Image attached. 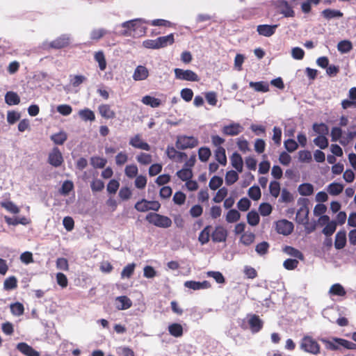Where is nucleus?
Segmentation results:
<instances>
[{
  "instance_id": "nucleus-55",
  "label": "nucleus",
  "mask_w": 356,
  "mask_h": 356,
  "mask_svg": "<svg viewBox=\"0 0 356 356\" xmlns=\"http://www.w3.org/2000/svg\"><path fill=\"white\" fill-rule=\"evenodd\" d=\"M10 310L13 315L21 316L24 313V308L22 303L15 302L14 304L10 305Z\"/></svg>"
},
{
  "instance_id": "nucleus-31",
  "label": "nucleus",
  "mask_w": 356,
  "mask_h": 356,
  "mask_svg": "<svg viewBox=\"0 0 356 356\" xmlns=\"http://www.w3.org/2000/svg\"><path fill=\"white\" fill-rule=\"evenodd\" d=\"M298 191L302 196H309L314 193V186L309 183L302 184L298 186Z\"/></svg>"
},
{
  "instance_id": "nucleus-1",
  "label": "nucleus",
  "mask_w": 356,
  "mask_h": 356,
  "mask_svg": "<svg viewBox=\"0 0 356 356\" xmlns=\"http://www.w3.org/2000/svg\"><path fill=\"white\" fill-rule=\"evenodd\" d=\"M144 23H148V22L140 18L124 22L121 24L124 30L120 34L124 36H129L134 32L139 35H143L146 33V28L143 26Z\"/></svg>"
},
{
  "instance_id": "nucleus-8",
  "label": "nucleus",
  "mask_w": 356,
  "mask_h": 356,
  "mask_svg": "<svg viewBox=\"0 0 356 356\" xmlns=\"http://www.w3.org/2000/svg\"><path fill=\"white\" fill-rule=\"evenodd\" d=\"M275 229L277 233L287 236L293 232V225L287 220H280L276 222Z\"/></svg>"
},
{
  "instance_id": "nucleus-36",
  "label": "nucleus",
  "mask_w": 356,
  "mask_h": 356,
  "mask_svg": "<svg viewBox=\"0 0 356 356\" xmlns=\"http://www.w3.org/2000/svg\"><path fill=\"white\" fill-rule=\"evenodd\" d=\"M254 234L251 232H245L241 234L240 242L244 245L248 246L251 245L254 241Z\"/></svg>"
},
{
  "instance_id": "nucleus-24",
  "label": "nucleus",
  "mask_w": 356,
  "mask_h": 356,
  "mask_svg": "<svg viewBox=\"0 0 356 356\" xmlns=\"http://www.w3.org/2000/svg\"><path fill=\"white\" fill-rule=\"evenodd\" d=\"M5 102L9 106L17 105L20 102V98L16 92L9 91L5 95Z\"/></svg>"
},
{
  "instance_id": "nucleus-4",
  "label": "nucleus",
  "mask_w": 356,
  "mask_h": 356,
  "mask_svg": "<svg viewBox=\"0 0 356 356\" xmlns=\"http://www.w3.org/2000/svg\"><path fill=\"white\" fill-rule=\"evenodd\" d=\"M146 220L150 224L161 228H168L171 227L172 223L169 217L156 213H149L147 214Z\"/></svg>"
},
{
  "instance_id": "nucleus-42",
  "label": "nucleus",
  "mask_w": 356,
  "mask_h": 356,
  "mask_svg": "<svg viewBox=\"0 0 356 356\" xmlns=\"http://www.w3.org/2000/svg\"><path fill=\"white\" fill-rule=\"evenodd\" d=\"M94 57L96 62L98 63L100 70L104 71L106 68V61L103 51L96 52Z\"/></svg>"
},
{
  "instance_id": "nucleus-2",
  "label": "nucleus",
  "mask_w": 356,
  "mask_h": 356,
  "mask_svg": "<svg viewBox=\"0 0 356 356\" xmlns=\"http://www.w3.org/2000/svg\"><path fill=\"white\" fill-rule=\"evenodd\" d=\"M300 348L305 353L316 355L320 353L321 346L313 337L304 336L300 341Z\"/></svg>"
},
{
  "instance_id": "nucleus-34",
  "label": "nucleus",
  "mask_w": 356,
  "mask_h": 356,
  "mask_svg": "<svg viewBox=\"0 0 356 356\" xmlns=\"http://www.w3.org/2000/svg\"><path fill=\"white\" fill-rule=\"evenodd\" d=\"M141 102L145 105L149 106L152 108H157L161 105L160 99L155 98L154 97L149 96V95L144 96L142 98Z\"/></svg>"
},
{
  "instance_id": "nucleus-59",
  "label": "nucleus",
  "mask_w": 356,
  "mask_h": 356,
  "mask_svg": "<svg viewBox=\"0 0 356 356\" xmlns=\"http://www.w3.org/2000/svg\"><path fill=\"white\" fill-rule=\"evenodd\" d=\"M222 184V179L220 177L214 176L209 181V188L211 190L218 189Z\"/></svg>"
},
{
  "instance_id": "nucleus-15",
  "label": "nucleus",
  "mask_w": 356,
  "mask_h": 356,
  "mask_svg": "<svg viewBox=\"0 0 356 356\" xmlns=\"http://www.w3.org/2000/svg\"><path fill=\"white\" fill-rule=\"evenodd\" d=\"M277 25H268V24H261L257 26V31L258 33L262 36L265 37H270L273 35L276 29L277 28Z\"/></svg>"
},
{
  "instance_id": "nucleus-60",
  "label": "nucleus",
  "mask_w": 356,
  "mask_h": 356,
  "mask_svg": "<svg viewBox=\"0 0 356 356\" xmlns=\"http://www.w3.org/2000/svg\"><path fill=\"white\" fill-rule=\"evenodd\" d=\"M314 143L321 149H325L328 146V140L325 136H318L314 140Z\"/></svg>"
},
{
  "instance_id": "nucleus-40",
  "label": "nucleus",
  "mask_w": 356,
  "mask_h": 356,
  "mask_svg": "<svg viewBox=\"0 0 356 356\" xmlns=\"http://www.w3.org/2000/svg\"><path fill=\"white\" fill-rule=\"evenodd\" d=\"M168 331L173 337H179L183 334V327L181 324L172 323L168 326Z\"/></svg>"
},
{
  "instance_id": "nucleus-9",
  "label": "nucleus",
  "mask_w": 356,
  "mask_h": 356,
  "mask_svg": "<svg viewBox=\"0 0 356 356\" xmlns=\"http://www.w3.org/2000/svg\"><path fill=\"white\" fill-rule=\"evenodd\" d=\"M243 131V126L238 122H231L229 124L223 126L222 132L227 136H237Z\"/></svg>"
},
{
  "instance_id": "nucleus-45",
  "label": "nucleus",
  "mask_w": 356,
  "mask_h": 356,
  "mask_svg": "<svg viewBox=\"0 0 356 356\" xmlns=\"http://www.w3.org/2000/svg\"><path fill=\"white\" fill-rule=\"evenodd\" d=\"M284 252L286 254H287L288 255L292 256V257L299 259L300 260H302L304 259V257H303V254H302V252L293 247L286 246L284 248Z\"/></svg>"
},
{
  "instance_id": "nucleus-43",
  "label": "nucleus",
  "mask_w": 356,
  "mask_h": 356,
  "mask_svg": "<svg viewBox=\"0 0 356 356\" xmlns=\"http://www.w3.org/2000/svg\"><path fill=\"white\" fill-rule=\"evenodd\" d=\"M135 268L136 264L134 263L127 264L121 272V278H130L131 275L134 274Z\"/></svg>"
},
{
  "instance_id": "nucleus-7",
  "label": "nucleus",
  "mask_w": 356,
  "mask_h": 356,
  "mask_svg": "<svg viewBox=\"0 0 356 356\" xmlns=\"http://www.w3.org/2000/svg\"><path fill=\"white\" fill-rule=\"evenodd\" d=\"M135 209L140 212H145L149 210L157 211L161 207L158 201H147L143 199L135 204Z\"/></svg>"
},
{
  "instance_id": "nucleus-50",
  "label": "nucleus",
  "mask_w": 356,
  "mask_h": 356,
  "mask_svg": "<svg viewBox=\"0 0 356 356\" xmlns=\"http://www.w3.org/2000/svg\"><path fill=\"white\" fill-rule=\"evenodd\" d=\"M211 151L208 147H202L198 150L199 159L202 162L207 161L211 156Z\"/></svg>"
},
{
  "instance_id": "nucleus-38",
  "label": "nucleus",
  "mask_w": 356,
  "mask_h": 356,
  "mask_svg": "<svg viewBox=\"0 0 356 356\" xmlns=\"http://www.w3.org/2000/svg\"><path fill=\"white\" fill-rule=\"evenodd\" d=\"M215 157L219 163L225 165L227 163V156L225 149L222 147H217L215 152Z\"/></svg>"
},
{
  "instance_id": "nucleus-48",
  "label": "nucleus",
  "mask_w": 356,
  "mask_h": 356,
  "mask_svg": "<svg viewBox=\"0 0 356 356\" xmlns=\"http://www.w3.org/2000/svg\"><path fill=\"white\" fill-rule=\"evenodd\" d=\"M337 339L339 350H341V348H344L348 350L356 349V344L355 343L341 338H337Z\"/></svg>"
},
{
  "instance_id": "nucleus-51",
  "label": "nucleus",
  "mask_w": 356,
  "mask_h": 356,
  "mask_svg": "<svg viewBox=\"0 0 356 356\" xmlns=\"http://www.w3.org/2000/svg\"><path fill=\"white\" fill-rule=\"evenodd\" d=\"M261 190L257 186H253L248 190V195L253 200H259L261 198Z\"/></svg>"
},
{
  "instance_id": "nucleus-25",
  "label": "nucleus",
  "mask_w": 356,
  "mask_h": 356,
  "mask_svg": "<svg viewBox=\"0 0 356 356\" xmlns=\"http://www.w3.org/2000/svg\"><path fill=\"white\" fill-rule=\"evenodd\" d=\"M231 163L233 168L238 172H241L243 170V162L242 157L238 153H234L231 157Z\"/></svg>"
},
{
  "instance_id": "nucleus-22",
  "label": "nucleus",
  "mask_w": 356,
  "mask_h": 356,
  "mask_svg": "<svg viewBox=\"0 0 356 356\" xmlns=\"http://www.w3.org/2000/svg\"><path fill=\"white\" fill-rule=\"evenodd\" d=\"M328 293L330 296H337L343 297L346 296V291L341 284L337 283L330 286Z\"/></svg>"
},
{
  "instance_id": "nucleus-18",
  "label": "nucleus",
  "mask_w": 356,
  "mask_h": 356,
  "mask_svg": "<svg viewBox=\"0 0 356 356\" xmlns=\"http://www.w3.org/2000/svg\"><path fill=\"white\" fill-rule=\"evenodd\" d=\"M101 116L106 119H113L115 118V113L108 104H101L98 107Z\"/></svg>"
},
{
  "instance_id": "nucleus-37",
  "label": "nucleus",
  "mask_w": 356,
  "mask_h": 356,
  "mask_svg": "<svg viewBox=\"0 0 356 356\" xmlns=\"http://www.w3.org/2000/svg\"><path fill=\"white\" fill-rule=\"evenodd\" d=\"M0 204L6 211L13 214H17L20 211L19 208L15 204L9 200L1 202Z\"/></svg>"
},
{
  "instance_id": "nucleus-23",
  "label": "nucleus",
  "mask_w": 356,
  "mask_h": 356,
  "mask_svg": "<svg viewBox=\"0 0 356 356\" xmlns=\"http://www.w3.org/2000/svg\"><path fill=\"white\" fill-rule=\"evenodd\" d=\"M175 42L174 35L172 33L165 36L157 38L158 49L165 47L172 44Z\"/></svg>"
},
{
  "instance_id": "nucleus-5",
  "label": "nucleus",
  "mask_w": 356,
  "mask_h": 356,
  "mask_svg": "<svg viewBox=\"0 0 356 356\" xmlns=\"http://www.w3.org/2000/svg\"><path fill=\"white\" fill-rule=\"evenodd\" d=\"M199 144L198 139L194 136H179L176 142V147L180 149L195 147Z\"/></svg>"
},
{
  "instance_id": "nucleus-39",
  "label": "nucleus",
  "mask_w": 356,
  "mask_h": 356,
  "mask_svg": "<svg viewBox=\"0 0 356 356\" xmlns=\"http://www.w3.org/2000/svg\"><path fill=\"white\" fill-rule=\"evenodd\" d=\"M176 175L181 180L186 181L192 178L193 172L191 169L183 167L180 170L177 172Z\"/></svg>"
},
{
  "instance_id": "nucleus-32",
  "label": "nucleus",
  "mask_w": 356,
  "mask_h": 356,
  "mask_svg": "<svg viewBox=\"0 0 356 356\" xmlns=\"http://www.w3.org/2000/svg\"><path fill=\"white\" fill-rule=\"evenodd\" d=\"M211 226H206L199 234L198 241L202 245L207 243L211 235Z\"/></svg>"
},
{
  "instance_id": "nucleus-57",
  "label": "nucleus",
  "mask_w": 356,
  "mask_h": 356,
  "mask_svg": "<svg viewBox=\"0 0 356 356\" xmlns=\"http://www.w3.org/2000/svg\"><path fill=\"white\" fill-rule=\"evenodd\" d=\"M106 163H107L106 159H105L102 157L95 156V157L91 158V164L95 168H102L105 166Z\"/></svg>"
},
{
  "instance_id": "nucleus-17",
  "label": "nucleus",
  "mask_w": 356,
  "mask_h": 356,
  "mask_svg": "<svg viewBox=\"0 0 356 356\" xmlns=\"http://www.w3.org/2000/svg\"><path fill=\"white\" fill-rule=\"evenodd\" d=\"M132 301L127 296H122L115 298V307L119 310H125L130 308Z\"/></svg>"
},
{
  "instance_id": "nucleus-58",
  "label": "nucleus",
  "mask_w": 356,
  "mask_h": 356,
  "mask_svg": "<svg viewBox=\"0 0 356 356\" xmlns=\"http://www.w3.org/2000/svg\"><path fill=\"white\" fill-rule=\"evenodd\" d=\"M138 172V169L134 164L127 165L124 170L125 175L129 178L136 177Z\"/></svg>"
},
{
  "instance_id": "nucleus-13",
  "label": "nucleus",
  "mask_w": 356,
  "mask_h": 356,
  "mask_svg": "<svg viewBox=\"0 0 356 356\" xmlns=\"http://www.w3.org/2000/svg\"><path fill=\"white\" fill-rule=\"evenodd\" d=\"M166 154L169 159L173 160L175 162L181 163L187 158L186 153L179 152L176 150L173 147H168L166 149Z\"/></svg>"
},
{
  "instance_id": "nucleus-27",
  "label": "nucleus",
  "mask_w": 356,
  "mask_h": 356,
  "mask_svg": "<svg viewBox=\"0 0 356 356\" xmlns=\"http://www.w3.org/2000/svg\"><path fill=\"white\" fill-rule=\"evenodd\" d=\"M249 85L250 88H253L257 92H266L269 91V84L266 81H250Z\"/></svg>"
},
{
  "instance_id": "nucleus-30",
  "label": "nucleus",
  "mask_w": 356,
  "mask_h": 356,
  "mask_svg": "<svg viewBox=\"0 0 356 356\" xmlns=\"http://www.w3.org/2000/svg\"><path fill=\"white\" fill-rule=\"evenodd\" d=\"M346 243V232H339L335 236L334 245L337 249L343 248Z\"/></svg>"
},
{
  "instance_id": "nucleus-53",
  "label": "nucleus",
  "mask_w": 356,
  "mask_h": 356,
  "mask_svg": "<svg viewBox=\"0 0 356 356\" xmlns=\"http://www.w3.org/2000/svg\"><path fill=\"white\" fill-rule=\"evenodd\" d=\"M313 129L316 134H319V136H325L329 131L328 127L323 123L314 124L313 125Z\"/></svg>"
},
{
  "instance_id": "nucleus-56",
  "label": "nucleus",
  "mask_w": 356,
  "mask_h": 356,
  "mask_svg": "<svg viewBox=\"0 0 356 356\" xmlns=\"http://www.w3.org/2000/svg\"><path fill=\"white\" fill-rule=\"evenodd\" d=\"M322 341L324 343L327 349L332 350H339L337 338H332L331 340L322 339Z\"/></svg>"
},
{
  "instance_id": "nucleus-28",
  "label": "nucleus",
  "mask_w": 356,
  "mask_h": 356,
  "mask_svg": "<svg viewBox=\"0 0 356 356\" xmlns=\"http://www.w3.org/2000/svg\"><path fill=\"white\" fill-rule=\"evenodd\" d=\"M17 349L26 356H39V353L25 343L17 345Z\"/></svg>"
},
{
  "instance_id": "nucleus-14",
  "label": "nucleus",
  "mask_w": 356,
  "mask_h": 356,
  "mask_svg": "<svg viewBox=\"0 0 356 356\" xmlns=\"http://www.w3.org/2000/svg\"><path fill=\"white\" fill-rule=\"evenodd\" d=\"M149 76V70L143 65H138L133 73L132 78L136 81H144Z\"/></svg>"
},
{
  "instance_id": "nucleus-26",
  "label": "nucleus",
  "mask_w": 356,
  "mask_h": 356,
  "mask_svg": "<svg viewBox=\"0 0 356 356\" xmlns=\"http://www.w3.org/2000/svg\"><path fill=\"white\" fill-rule=\"evenodd\" d=\"M321 15L326 19L330 20L334 18H340L343 16V13L338 10L325 9L321 12Z\"/></svg>"
},
{
  "instance_id": "nucleus-35",
  "label": "nucleus",
  "mask_w": 356,
  "mask_h": 356,
  "mask_svg": "<svg viewBox=\"0 0 356 356\" xmlns=\"http://www.w3.org/2000/svg\"><path fill=\"white\" fill-rule=\"evenodd\" d=\"M67 138V135L63 131H61L58 133L54 134L51 136V140L56 145H63L66 141Z\"/></svg>"
},
{
  "instance_id": "nucleus-63",
  "label": "nucleus",
  "mask_w": 356,
  "mask_h": 356,
  "mask_svg": "<svg viewBox=\"0 0 356 356\" xmlns=\"http://www.w3.org/2000/svg\"><path fill=\"white\" fill-rule=\"evenodd\" d=\"M337 223L335 221H331L323 229V233L327 236H331L336 230Z\"/></svg>"
},
{
  "instance_id": "nucleus-11",
  "label": "nucleus",
  "mask_w": 356,
  "mask_h": 356,
  "mask_svg": "<svg viewBox=\"0 0 356 356\" xmlns=\"http://www.w3.org/2000/svg\"><path fill=\"white\" fill-rule=\"evenodd\" d=\"M48 161L54 167H59L63 163V155L57 147L53 148L50 152L48 157Z\"/></svg>"
},
{
  "instance_id": "nucleus-21",
  "label": "nucleus",
  "mask_w": 356,
  "mask_h": 356,
  "mask_svg": "<svg viewBox=\"0 0 356 356\" xmlns=\"http://www.w3.org/2000/svg\"><path fill=\"white\" fill-rule=\"evenodd\" d=\"M70 38L63 35L51 42L50 46L55 49H60L66 47L70 43Z\"/></svg>"
},
{
  "instance_id": "nucleus-16",
  "label": "nucleus",
  "mask_w": 356,
  "mask_h": 356,
  "mask_svg": "<svg viewBox=\"0 0 356 356\" xmlns=\"http://www.w3.org/2000/svg\"><path fill=\"white\" fill-rule=\"evenodd\" d=\"M227 236V230L222 226H217L211 234V238L214 242L219 243L225 241Z\"/></svg>"
},
{
  "instance_id": "nucleus-12",
  "label": "nucleus",
  "mask_w": 356,
  "mask_h": 356,
  "mask_svg": "<svg viewBox=\"0 0 356 356\" xmlns=\"http://www.w3.org/2000/svg\"><path fill=\"white\" fill-rule=\"evenodd\" d=\"M248 322L250 325V328L253 333L258 332L263 327L262 321L255 314L248 315Z\"/></svg>"
},
{
  "instance_id": "nucleus-62",
  "label": "nucleus",
  "mask_w": 356,
  "mask_h": 356,
  "mask_svg": "<svg viewBox=\"0 0 356 356\" xmlns=\"http://www.w3.org/2000/svg\"><path fill=\"white\" fill-rule=\"evenodd\" d=\"M227 195V189L225 187H222L218 190L214 197L213 198V201L216 203L221 202L223 199Z\"/></svg>"
},
{
  "instance_id": "nucleus-3",
  "label": "nucleus",
  "mask_w": 356,
  "mask_h": 356,
  "mask_svg": "<svg viewBox=\"0 0 356 356\" xmlns=\"http://www.w3.org/2000/svg\"><path fill=\"white\" fill-rule=\"evenodd\" d=\"M295 0L288 1L286 0H275L274 6L277 12L284 17H294L296 13L293 3Z\"/></svg>"
},
{
  "instance_id": "nucleus-64",
  "label": "nucleus",
  "mask_w": 356,
  "mask_h": 356,
  "mask_svg": "<svg viewBox=\"0 0 356 356\" xmlns=\"http://www.w3.org/2000/svg\"><path fill=\"white\" fill-rule=\"evenodd\" d=\"M57 111L64 116H67L72 113V108L68 104H60L57 106Z\"/></svg>"
},
{
  "instance_id": "nucleus-19",
  "label": "nucleus",
  "mask_w": 356,
  "mask_h": 356,
  "mask_svg": "<svg viewBox=\"0 0 356 356\" xmlns=\"http://www.w3.org/2000/svg\"><path fill=\"white\" fill-rule=\"evenodd\" d=\"M309 209L306 206H302L298 211L296 219L298 223L306 225L308 223Z\"/></svg>"
},
{
  "instance_id": "nucleus-33",
  "label": "nucleus",
  "mask_w": 356,
  "mask_h": 356,
  "mask_svg": "<svg viewBox=\"0 0 356 356\" xmlns=\"http://www.w3.org/2000/svg\"><path fill=\"white\" fill-rule=\"evenodd\" d=\"M353 49V44L350 40H343L340 41L337 44V49L341 54L350 52Z\"/></svg>"
},
{
  "instance_id": "nucleus-46",
  "label": "nucleus",
  "mask_w": 356,
  "mask_h": 356,
  "mask_svg": "<svg viewBox=\"0 0 356 356\" xmlns=\"http://www.w3.org/2000/svg\"><path fill=\"white\" fill-rule=\"evenodd\" d=\"M17 286V280L15 276L6 278L3 282V288L6 290H12Z\"/></svg>"
},
{
  "instance_id": "nucleus-54",
  "label": "nucleus",
  "mask_w": 356,
  "mask_h": 356,
  "mask_svg": "<svg viewBox=\"0 0 356 356\" xmlns=\"http://www.w3.org/2000/svg\"><path fill=\"white\" fill-rule=\"evenodd\" d=\"M269 191L272 196L277 197L280 193V185L277 181H273L270 183Z\"/></svg>"
},
{
  "instance_id": "nucleus-20",
  "label": "nucleus",
  "mask_w": 356,
  "mask_h": 356,
  "mask_svg": "<svg viewBox=\"0 0 356 356\" xmlns=\"http://www.w3.org/2000/svg\"><path fill=\"white\" fill-rule=\"evenodd\" d=\"M184 286L186 288L191 289L195 291L209 289L211 287V284L208 281H203L202 282L195 281H186L184 283Z\"/></svg>"
},
{
  "instance_id": "nucleus-49",
  "label": "nucleus",
  "mask_w": 356,
  "mask_h": 356,
  "mask_svg": "<svg viewBox=\"0 0 356 356\" xmlns=\"http://www.w3.org/2000/svg\"><path fill=\"white\" fill-rule=\"evenodd\" d=\"M241 214L236 209L229 210L226 215L227 222L232 223L238 221L240 219Z\"/></svg>"
},
{
  "instance_id": "nucleus-47",
  "label": "nucleus",
  "mask_w": 356,
  "mask_h": 356,
  "mask_svg": "<svg viewBox=\"0 0 356 356\" xmlns=\"http://www.w3.org/2000/svg\"><path fill=\"white\" fill-rule=\"evenodd\" d=\"M136 161L142 165H148L152 163V156L149 154L142 152L137 155Z\"/></svg>"
},
{
  "instance_id": "nucleus-10",
  "label": "nucleus",
  "mask_w": 356,
  "mask_h": 356,
  "mask_svg": "<svg viewBox=\"0 0 356 356\" xmlns=\"http://www.w3.org/2000/svg\"><path fill=\"white\" fill-rule=\"evenodd\" d=\"M129 145L134 148L149 151L150 145L143 140L142 136L139 134L134 135L129 139Z\"/></svg>"
},
{
  "instance_id": "nucleus-41",
  "label": "nucleus",
  "mask_w": 356,
  "mask_h": 356,
  "mask_svg": "<svg viewBox=\"0 0 356 356\" xmlns=\"http://www.w3.org/2000/svg\"><path fill=\"white\" fill-rule=\"evenodd\" d=\"M80 118L84 121H94L95 120V115L92 111L89 108H84L79 111Z\"/></svg>"
},
{
  "instance_id": "nucleus-29",
  "label": "nucleus",
  "mask_w": 356,
  "mask_h": 356,
  "mask_svg": "<svg viewBox=\"0 0 356 356\" xmlns=\"http://www.w3.org/2000/svg\"><path fill=\"white\" fill-rule=\"evenodd\" d=\"M343 185L337 182H333L327 187V191L331 195H338L343 190Z\"/></svg>"
},
{
  "instance_id": "nucleus-52",
  "label": "nucleus",
  "mask_w": 356,
  "mask_h": 356,
  "mask_svg": "<svg viewBox=\"0 0 356 356\" xmlns=\"http://www.w3.org/2000/svg\"><path fill=\"white\" fill-rule=\"evenodd\" d=\"M238 179L237 172L234 170L228 171L225 175V183L227 185L234 184Z\"/></svg>"
},
{
  "instance_id": "nucleus-6",
  "label": "nucleus",
  "mask_w": 356,
  "mask_h": 356,
  "mask_svg": "<svg viewBox=\"0 0 356 356\" xmlns=\"http://www.w3.org/2000/svg\"><path fill=\"white\" fill-rule=\"evenodd\" d=\"M175 76L177 79L187 81H198L199 76L191 70H183L175 68L174 70Z\"/></svg>"
},
{
  "instance_id": "nucleus-61",
  "label": "nucleus",
  "mask_w": 356,
  "mask_h": 356,
  "mask_svg": "<svg viewBox=\"0 0 356 356\" xmlns=\"http://www.w3.org/2000/svg\"><path fill=\"white\" fill-rule=\"evenodd\" d=\"M272 206L268 203H261L259 207V211L263 216H268L272 212Z\"/></svg>"
},
{
  "instance_id": "nucleus-44",
  "label": "nucleus",
  "mask_w": 356,
  "mask_h": 356,
  "mask_svg": "<svg viewBox=\"0 0 356 356\" xmlns=\"http://www.w3.org/2000/svg\"><path fill=\"white\" fill-rule=\"evenodd\" d=\"M260 218L259 213L255 211H250L247 215L248 223L251 226H256L259 224Z\"/></svg>"
}]
</instances>
